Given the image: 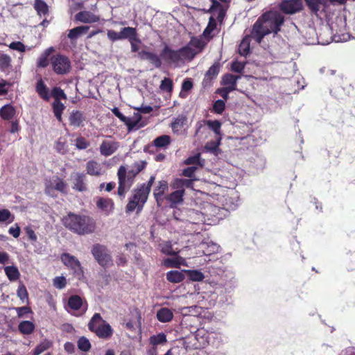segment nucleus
Instances as JSON below:
<instances>
[{
  "label": "nucleus",
  "instance_id": "obj_1",
  "mask_svg": "<svg viewBox=\"0 0 355 355\" xmlns=\"http://www.w3.org/2000/svg\"><path fill=\"white\" fill-rule=\"evenodd\" d=\"M284 21V18L277 12H268L262 15L254 23L251 31L252 38L260 43L266 35L277 33Z\"/></svg>",
  "mask_w": 355,
  "mask_h": 355
},
{
  "label": "nucleus",
  "instance_id": "obj_2",
  "mask_svg": "<svg viewBox=\"0 0 355 355\" xmlns=\"http://www.w3.org/2000/svg\"><path fill=\"white\" fill-rule=\"evenodd\" d=\"M64 226L79 235L92 234L96 229L94 220L87 216L69 214L63 218Z\"/></svg>",
  "mask_w": 355,
  "mask_h": 355
},
{
  "label": "nucleus",
  "instance_id": "obj_3",
  "mask_svg": "<svg viewBox=\"0 0 355 355\" xmlns=\"http://www.w3.org/2000/svg\"><path fill=\"white\" fill-rule=\"evenodd\" d=\"M89 329L103 339L110 338L113 334L111 326L105 321L99 313H95L88 324Z\"/></svg>",
  "mask_w": 355,
  "mask_h": 355
},
{
  "label": "nucleus",
  "instance_id": "obj_4",
  "mask_svg": "<svg viewBox=\"0 0 355 355\" xmlns=\"http://www.w3.org/2000/svg\"><path fill=\"white\" fill-rule=\"evenodd\" d=\"M51 64L53 71L59 75L69 73L71 69V63L68 57L56 54L51 58Z\"/></svg>",
  "mask_w": 355,
  "mask_h": 355
},
{
  "label": "nucleus",
  "instance_id": "obj_5",
  "mask_svg": "<svg viewBox=\"0 0 355 355\" xmlns=\"http://www.w3.org/2000/svg\"><path fill=\"white\" fill-rule=\"evenodd\" d=\"M91 252L101 266L105 267L112 265L111 255L105 245L95 244L92 246Z\"/></svg>",
  "mask_w": 355,
  "mask_h": 355
},
{
  "label": "nucleus",
  "instance_id": "obj_6",
  "mask_svg": "<svg viewBox=\"0 0 355 355\" xmlns=\"http://www.w3.org/2000/svg\"><path fill=\"white\" fill-rule=\"evenodd\" d=\"M148 198V189H136L134 191L133 197L130 200L126 206V211H133L137 207L140 211Z\"/></svg>",
  "mask_w": 355,
  "mask_h": 355
},
{
  "label": "nucleus",
  "instance_id": "obj_7",
  "mask_svg": "<svg viewBox=\"0 0 355 355\" xmlns=\"http://www.w3.org/2000/svg\"><path fill=\"white\" fill-rule=\"evenodd\" d=\"M45 193L47 195L53 196L54 191H58L61 193L67 192L66 182L57 175L45 180Z\"/></svg>",
  "mask_w": 355,
  "mask_h": 355
},
{
  "label": "nucleus",
  "instance_id": "obj_8",
  "mask_svg": "<svg viewBox=\"0 0 355 355\" xmlns=\"http://www.w3.org/2000/svg\"><path fill=\"white\" fill-rule=\"evenodd\" d=\"M62 262L68 268H71L78 279L83 275V270L78 259L69 253H64L61 255Z\"/></svg>",
  "mask_w": 355,
  "mask_h": 355
},
{
  "label": "nucleus",
  "instance_id": "obj_9",
  "mask_svg": "<svg viewBox=\"0 0 355 355\" xmlns=\"http://www.w3.org/2000/svg\"><path fill=\"white\" fill-rule=\"evenodd\" d=\"M222 209L220 207H218L212 204L207 203L205 205L203 208V211L196 214L199 216L200 220L202 222H205V216L208 218V220H210V218L216 217L217 218H220V212Z\"/></svg>",
  "mask_w": 355,
  "mask_h": 355
},
{
  "label": "nucleus",
  "instance_id": "obj_10",
  "mask_svg": "<svg viewBox=\"0 0 355 355\" xmlns=\"http://www.w3.org/2000/svg\"><path fill=\"white\" fill-rule=\"evenodd\" d=\"M302 0H284L282 2L280 8L287 14H293L302 9Z\"/></svg>",
  "mask_w": 355,
  "mask_h": 355
},
{
  "label": "nucleus",
  "instance_id": "obj_11",
  "mask_svg": "<svg viewBox=\"0 0 355 355\" xmlns=\"http://www.w3.org/2000/svg\"><path fill=\"white\" fill-rule=\"evenodd\" d=\"M73 182L72 188L76 191L83 192L87 189L86 184V175L83 173H73L71 175Z\"/></svg>",
  "mask_w": 355,
  "mask_h": 355
},
{
  "label": "nucleus",
  "instance_id": "obj_12",
  "mask_svg": "<svg viewBox=\"0 0 355 355\" xmlns=\"http://www.w3.org/2000/svg\"><path fill=\"white\" fill-rule=\"evenodd\" d=\"M68 307L73 311H79L81 313H85L87 309V304H84L82 298L76 295L69 298Z\"/></svg>",
  "mask_w": 355,
  "mask_h": 355
},
{
  "label": "nucleus",
  "instance_id": "obj_13",
  "mask_svg": "<svg viewBox=\"0 0 355 355\" xmlns=\"http://www.w3.org/2000/svg\"><path fill=\"white\" fill-rule=\"evenodd\" d=\"M117 175L119 178V183L126 185V187H130L133 183L135 176L127 171V168L121 166L118 170Z\"/></svg>",
  "mask_w": 355,
  "mask_h": 355
},
{
  "label": "nucleus",
  "instance_id": "obj_14",
  "mask_svg": "<svg viewBox=\"0 0 355 355\" xmlns=\"http://www.w3.org/2000/svg\"><path fill=\"white\" fill-rule=\"evenodd\" d=\"M119 143L112 140H104L100 146V152L104 156L112 155L119 148Z\"/></svg>",
  "mask_w": 355,
  "mask_h": 355
},
{
  "label": "nucleus",
  "instance_id": "obj_15",
  "mask_svg": "<svg viewBox=\"0 0 355 355\" xmlns=\"http://www.w3.org/2000/svg\"><path fill=\"white\" fill-rule=\"evenodd\" d=\"M86 171L88 175L92 176H100L105 173L101 164L94 160H90L87 162Z\"/></svg>",
  "mask_w": 355,
  "mask_h": 355
},
{
  "label": "nucleus",
  "instance_id": "obj_16",
  "mask_svg": "<svg viewBox=\"0 0 355 355\" xmlns=\"http://www.w3.org/2000/svg\"><path fill=\"white\" fill-rule=\"evenodd\" d=\"M76 20L82 23H94L99 20L98 16L89 11H81L75 15Z\"/></svg>",
  "mask_w": 355,
  "mask_h": 355
},
{
  "label": "nucleus",
  "instance_id": "obj_17",
  "mask_svg": "<svg viewBox=\"0 0 355 355\" xmlns=\"http://www.w3.org/2000/svg\"><path fill=\"white\" fill-rule=\"evenodd\" d=\"M162 56L173 62H178L182 61V57L181 56V52L180 50L173 51L168 47H165L162 51Z\"/></svg>",
  "mask_w": 355,
  "mask_h": 355
},
{
  "label": "nucleus",
  "instance_id": "obj_18",
  "mask_svg": "<svg viewBox=\"0 0 355 355\" xmlns=\"http://www.w3.org/2000/svg\"><path fill=\"white\" fill-rule=\"evenodd\" d=\"M89 29V27L87 26H77L69 30L67 37L71 41V42H76L77 39L80 36L86 34Z\"/></svg>",
  "mask_w": 355,
  "mask_h": 355
},
{
  "label": "nucleus",
  "instance_id": "obj_19",
  "mask_svg": "<svg viewBox=\"0 0 355 355\" xmlns=\"http://www.w3.org/2000/svg\"><path fill=\"white\" fill-rule=\"evenodd\" d=\"M96 206L106 215H108L112 211L114 203L110 198H99L96 201Z\"/></svg>",
  "mask_w": 355,
  "mask_h": 355
},
{
  "label": "nucleus",
  "instance_id": "obj_20",
  "mask_svg": "<svg viewBox=\"0 0 355 355\" xmlns=\"http://www.w3.org/2000/svg\"><path fill=\"white\" fill-rule=\"evenodd\" d=\"M139 58L141 60H149L152 64H153L156 67H159L161 66V61L159 57L151 52L142 51L139 52L138 53Z\"/></svg>",
  "mask_w": 355,
  "mask_h": 355
},
{
  "label": "nucleus",
  "instance_id": "obj_21",
  "mask_svg": "<svg viewBox=\"0 0 355 355\" xmlns=\"http://www.w3.org/2000/svg\"><path fill=\"white\" fill-rule=\"evenodd\" d=\"M239 76H234L230 73L226 74L223 78V85L229 89V91H234L236 87V81Z\"/></svg>",
  "mask_w": 355,
  "mask_h": 355
},
{
  "label": "nucleus",
  "instance_id": "obj_22",
  "mask_svg": "<svg viewBox=\"0 0 355 355\" xmlns=\"http://www.w3.org/2000/svg\"><path fill=\"white\" fill-rule=\"evenodd\" d=\"M16 111L15 107L10 104H7L0 109V116L4 120H10L15 115Z\"/></svg>",
  "mask_w": 355,
  "mask_h": 355
},
{
  "label": "nucleus",
  "instance_id": "obj_23",
  "mask_svg": "<svg viewBox=\"0 0 355 355\" xmlns=\"http://www.w3.org/2000/svg\"><path fill=\"white\" fill-rule=\"evenodd\" d=\"M173 312L168 308H162L157 313V318L162 322H168L173 319Z\"/></svg>",
  "mask_w": 355,
  "mask_h": 355
},
{
  "label": "nucleus",
  "instance_id": "obj_24",
  "mask_svg": "<svg viewBox=\"0 0 355 355\" xmlns=\"http://www.w3.org/2000/svg\"><path fill=\"white\" fill-rule=\"evenodd\" d=\"M187 122V117L180 115L178 116L171 124V128L175 133H179L184 127Z\"/></svg>",
  "mask_w": 355,
  "mask_h": 355
},
{
  "label": "nucleus",
  "instance_id": "obj_25",
  "mask_svg": "<svg viewBox=\"0 0 355 355\" xmlns=\"http://www.w3.org/2000/svg\"><path fill=\"white\" fill-rule=\"evenodd\" d=\"M184 279V275L178 270H171L166 273V279L172 283H180Z\"/></svg>",
  "mask_w": 355,
  "mask_h": 355
},
{
  "label": "nucleus",
  "instance_id": "obj_26",
  "mask_svg": "<svg viewBox=\"0 0 355 355\" xmlns=\"http://www.w3.org/2000/svg\"><path fill=\"white\" fill-rule=\"evenodd\" d=\"M120 35L121 40L128 39L129 41L136 40V37H137L136 29L132 27H125L122 28L120 32Z\"/></svg>",
  "mask_w": 355,
  "mask_h": 355
},
{
  "label": "nucleus",
  "instance_id": "obj_27",
  "mask_svg": "<svg viewBox=\"0 0 355 355\" xmlns=\"http://www.w3.org/2000/svg\"><path fill=\"white\" fill-rule=\"evenodd\" d=\"M181 52V56L182 57V60H192L194 56L197 54V51L192 48L189 44L180 49Z\"/></svg>",
  "mask_w": 355,
  "mask_h": 355
},
{
  "label": "nucleus",
  "instance_id": "obj_28",
  "mask_svg": "<svg viewBox=\"0 0 355 355\" xmlns=\"http://www.w3.org/2000/svg\"><path fill=\"white\" fill-rule=\"evenodd\" d=\"M54 51L53 47L46 49L39 57L37 60L38 67H46L49 64V56Z\"/></svg>",
  "mask_w": 355,
  "mask_h": 355
},
{
  "label": "nucleus",
  "instance_id": "obj_29",
  "mask_svg": "<svg viewBox=\"0 0 355 355\" xmlns=\"http://www.w3.org/2000/svg\"><path fill=\"white\" fill-rule=\"evenodd\" d=\"M69 121L73 126H80L83 121V114L79 111H73L69 116Z\"/></svg>",
  "mask_w": 355,
  "mask_h": 355
},
{
  "label": "nucleus",
  "instance_id": "obj_30",
  "mask_svg": "<svg viewBox=\"0 0 355 355\" xmlns=\"http://www.w3.org/2000/svg\"><path fill=\"white\" fill-rule=\"evenodd\" d=\"M193 180L177 179L173 183V189H181L184 191V188H192Z\"/></svg>",
  "mask_w": 355,
  "mask_h": 355
},
{
  "label": "nucleus",
  "instance_id": "obj_31",
  "mask_svg": "<svg viewBox=\"0 0 355 355\" xmlns=\"http://www.w3.org/2000/svg\"><path fill=\"white\" fill-rule=\"evenodd\" d=\"M19 331L23 334H31L35 329V324L31 321H22L19 323Z\"/></svg>",
  "mask_w": 355,
  "mask_h": 355
},
{
  "label": "nucleus",
  "instance_id": "obj_32",
  "mask_svg": "<svg viewBox=\"0 0 355 355\" xmlns=\"http://www.w3.org/2000/svg\"><path fill=\"white\" fill-rule=\"evenodd\" d=\"M252 37L250 35L245 36L241 41L239 46V53L241 55L246 56L250 51V40Z\"/></svg>",
  "mask_w": 355,
  "mask_h": 355
},
{
  "label": "nucleus",
  "instance_id": "obj_33",
  "mask_svg": "<svg viewBox=\"0 0 355 355\" xmlns=\"http://www.w3.org/2000/svg\"><path fill=\"white\" fill-rule=\"evenodd\" d=\"M36 90L39 95L44 100H49V91L42 80H40L36 85Z\"/></svg>",
  "mask_w": 355,
  "mask_h": 355
},
{
  "label": "nucleus",
  "instance_id": "obj_34",
  "mask_svg": "<svg viewBox=\"0 0 355 355\" xmlns=\"http://www.w3.org/2000/svg\"><path fill=\"white\" fill-rule=\"evenodd\" d=\"M64 108L65 106L59 100H55L53 103V113L59 121H62V113Z\"/></svg>",
  "mask_w": 355,
  "mask_h": 355
},
{
  "label": "nucleus",
  "instance_id": "obj_35",
  "mask_svg": "<svg viewBox=\"0 0 355 355\" xmlns=\"http://www.w3.org/2000/svg\"><path fill=\"white\" fill-rule=\"evenodd\" d=\"M34 8L40 16L46 15L49 11L48 6L43 0H35Z\"/></svg>",
  "mask_w": 355,
  "mask_h": 355
},
{
  "label": "nucleus",
  "instance_id": "obj_36",
  "mask_svg": "<svg viewBox=\"0 0 355 355\" xmlns=\"http://www.w3.org/2000/svg\"><path fill=\"white\" fill-rule=\"evenodd\" d=\"M176 191L171 193L168 200L172 202L173 204H178L182 201V197L184 193V191L181 189H175Z\"/></svg>",
  "mask_w": 355,
  "mask_h": 355
},
{
  "label": "nucleus",
  "instance_id": "obj_37",
  "mask_svg": "<svg viewBox=\"0 0 355 355\" xmlns=\"http://www.w3.org/2000/svg\"><path fill=\"white\" fill-rule=\"evenodd\" d=\"M305 1L314 12H317L322 6H324L327 3V0H305Z\"/></svg>",
  "mask_w": 355,
  "mask_h": 355
},
{
  "label": "nucleus",
  "instance_id": "obj_38",
  "mask_svg": "<svg viewBox=\"0 0 355 355\" xmlns=\"http://www.w3.org/2000/svg\"><path fill=\"white\" fill-rule=\"evenodd\" d=\"M4 271L10 281H15L19 277V272L15 266H7L4 268Z\"/></svg>",
  "mask_w": 355,
  "mask_h": 355
},
{
  "label": "nucleus",
  "instance_id": "obj_39",
  "mask_svg": "<svg viewBox=\"0 0 355 355\" xmlns=\"http://www.w3.org/2000/svg\"><path fill=\"white\" fill-rule=\"evenodd\" d=\"M168 189V183L166 181L162 180L158 182L157 186L154 190V196L157 200L159 197H161L165 191Z\"/></svg>",
  "mask_w": 355,
  "mask_h": 355
},
{
  "label": "nucleus",
  "instance_id": "obj_40",
  "mask_svg": "<svg viewBox=\"0 0 355 355\" xmlns=\"http://www.w3.org/2000/svg\"><path fill=\"white\" fill-rule=\"evenodd\" d=\"M149 342L150 345L153 346L164 344L166 343V335L163 333H160L157 335L152 336L149 338Z\"/></svg>",
  "mask_w": 355,
  "mask_h": 355
},
{
  "label": "nucleus",
  "instance_id": "obj_41",
  "mask_svg": "<svg viewBox=\"0 0 355 355\" xmlns=\"http://www.w3.org/2000/svg\"><path fill=\"white\" fill-rule=\"evenodd\" d=\"M164 265L166 266L179 267L180 265L185 266V260L181 257H177L175 259H166L164 261Z\"/></svg>",
  "mask_w": 355,
  "mask_h": 355
},
{
  "label": "nucleus",
  "instance_id": "obj_42",
  "mask_svg": "<svg viewBox=\"0 0 355 355\" xmlns=\"http://www.w3.org/2000/svg\"><path fill=\"white\" fill-rule=\"evenodd\" d=\"M146 162L145 161L136 162L132 165L131 168L128 171L135 177L146 167Z\"/></svg>",
  "mask_w": 355,
  "mask_h": 355
},
{
  "label": "nucleus",
  "instance_id": "obj_43",
  "mask_svg": "<svg viewBox=\"0 0 355 355\" xmlns=\"http://www.w3.org/2000/svg\"><path fill=\"white\" fill-rule=\"evenodd\" d=\"M189 44L197 51V54L202 51L205 45L202 39L197 37H193Z\"/></svg>",
  "mask_w": 355,
  "mask_h": 355
},
{
  "label": "nucleus",
  "instance_id": "obj_44",
  "mask_svg": "<svg viewBox=\"0 0 355 355\" xmlns=\"http://www.w3.org/2000/svg\"><path fill=\"white\" fill-rule=\"evenodd\" d=\"M51 346V342L44 340L40 343L34 349L33 355H40Z\"/></svg>",
  "mask_w": 355,
  "mask_h": 355
},
{
  "label": "nucleus",
  "instance_id": "obj_45",
  "mask_svg": "<svg viewBox=\"0 0 355 355\" xmlns=\"http://www.w3.org/2000/svg\"><path fill=\"white\" fill-rule=\"evenodd\" d=\"M15 219L14 216L7 209H3L0 210V223L8 221L12 223Z\"/></svg>",
  "mask_w": 355,
  "mask_h": 355
},
{
  "label": "nucleus",
  "instance_id": "obj_46",
  "mask_svg": "<svg viewBox=\"0 0 355 355\" xmlns=\"http://www.w3.org/2000/svg\"><path fill=\"white\" fill-rule=\"evenodd\" d=\"M184 163L187 165L193 164V165H198V166H202L204 165L205 161L201 160L200 154H196L193 156L188 157L184 161Z\"/></svg>",
  "mask_w": 355,
  "mask_h": 355
},
{
  "label": "nucleus",
  "instance_id": "obj_47",
  "mask_svg": "<svg viewBox=\"0 0 355 355\" xmlns=\"http://www.w3.org/2000/svg\"><path fill=\"white\" fill-rule=\"evenodd\" d=\"M171 142V138L168 135L158 137L154 140V144L157 147H165Z\"/></svg>",
  "mask_w": 355,
  "mask_h": 355
},
{
  "label": "nucleus",
  "instance_id": "obj_48",
  "mask_svg": "<svg viewBox=\"0 0 355 355\" xmlns=\"http://www.w3.org/2000/svg\"><path fill=\"white\" fill-rule=\"evenodd\" d=\"M17 297L22 301V302H28V294L24 285L21 284L19 286L17 291Z\"/></svg>",
  "mask_w": 355,
  "mask_h": 355
},
{
  "label": "nucleus",
  "instance_id": "obj_49",
  "mask_svg": "<svg viewBox=\"0 0 355 355\" xmlns=\"http://www.w3.org/2000/svg\"><path fill=\"white\" fill-rule=\"evenodd\" d=\"M11 58L6 54L0 55V67L3 70H6L10 67Z\"/></svg>",
  "mask_w": 355,
  "mask_h": 355
},
{
  "label": "nucleus",
  "instance_id": "obj_50",
  "mask_svg": "<svg viewBox=\"0 0 355 355\" xmlns=\"http://www.w3.org/2000/svg\"><path fill=\"white\" fill-rule=\"evenodd\" d=\"M113 114L118 117L121 121L124 122L126 125L129 126V128H132L133 125L130 123V119L125 117L117 107H114L112 110Z\"/></svg>",
  "mask_w": 355,
  "mask_h": 355
},
{
  "label": "nucleus",
  "instance_id": "obj_51",
  "mask_svg": "<svg viewBox=\"0 0 355 355\" xmlns=\"http://www.w3.org/2000/svg\"><path fill=\"white\" fill-rule=\"evenodd\" d=\"M78 346L80 350L87 352L90 349L91 345L88 339L82 337L78 341Z\"/></svg>",
  "mask_w": 355,
  "mask_h": 355
},
{
  "label": "nucleus",
  "instance_id": "obj_52",
  "mask_svg": "<svg viewBox=\"0 0 355 355\" xmlns=\"http://www.w3.org/2000/svg\"><path fill=\"white\" fill-rule=\"evenodd\" d=\"M160 89L166 92H171L173 89V82L170 78H165L162 80Z\"/></svg>",
  "mask_w": 355,
  "mask_h": 355
},
{
  "label": "nucleus",
  "instance_id": "obj_53",
  "mask_svg": "<svg viewBox=\"0 0 355 355\" xmlns=\"http://www.w3.org/2000/svg\"><path fill=\"white\" fill-rule=\"evenodd\" d=\"M67 284V280L64 277L60 276V277H56L53 279V286L58 288V289H62L65 287Z\"/></svg>",
  "mask_w": 355,
  "mask_h": 355
},
{
  "label": "nucleus",
  "instance_id": "obj_54",
  "mask_svg": "<svg viewBox=\"0 0 355 355\" xmlns=\"http://www.w3.org/2000/svg\"><path fill=\"white\" fill-rule=\"evenodd\" d=\"M9 48L19 52H25L26 46L21 42H13L9 44Z\"/></svg>",
  "mask_w": 355,
  "mask_h": 355
},
{
  "label": "nucleus",
  "instance_id": "obj_55",
  "mask_svg": "<svg viewBox=\"0 0 355 355\" xmlns=\"http://www.w3.org/2000/svg\"><path fill=\"white\" fill-rule=\"evenodd\" d=\"M189 274L190 279L196 282L202 281L205 277L204 275L198 270H189Z\"/></svg>",
  "mask_w": 355,
  "mask_h": 355
},
{
  "label": "nucleus",
  "instance_id": "obj_56",
  "mask_svg": "<svg viewBox=\"0 0 355 355\" xmlns=\"http://www.w3.org/2000/svg\"><path fill=\"white\" fill-rule=\"evenodd\" d=\"M207 125L216 134H220L221 123L218 121H207Z\"/></svg>",
  "mask_w": 355,
  "mask_h": 355
},
{
  "label": "nucleus",
  "instance_id": "obj_57",
  "mask_svg": "<svg viewBox=\"0 0 355 355\" xmlns=\"http://www.w3.org/2000/svg\"><path fill=\"white\" fill-rule=\"evenodd\" d=\"M14 309L16 311L19 318H22L26 314L32 313V310L29 306L15 307Z\"/></svg>",
  "mask_w": 355,
  "mask_h": 355
},
{
  "label": "nucleus",
  "instance_id": "obj_58",
  "mask_svg": "<svg viewBox=\"0 0 355 355\" xmlns=\"http://www.w3.org/2000/svg\"><path fill=\"white\" fill-rule=\"evenodd\" d=\"M52 96L55 98V100H59L60 98L66 99L67 96L64 93L63 90L59 87H54L52 90Z\"/></svg>",
  "mask_w": 355,
  "mask_h": 355
},
{
  "label": "nucleus",
  "instance_id": "obj_59",
  "mask_svg": "<svg viewBox=\"0 0 355 355\" xmlns=\"http://www.w3.org/2000/svg\"><path fill=\"white\" fill-rule=\"evenodd\" d=\"M219 64H213L207 71L206 76L210 78L215 77L219 72Z\"/></svg>",
  "mask_w": 355,
  "mask_h": 355
},
{
  "label": "nucleus",
  "instance_id": "obj_60",
  "mask_svg": "<svg viewBox=\"0 0 355 355\" xmlns=\"http://www.w3.org/2000/svg\"><path fill=\"white\" fill-rule=\"evenodd\" d=\"M162 252L164 254L168 255H175L178 253V251L174 250L170 243H165L162 248Z\"/></svg>",
  "mask_w": 355,
  "mask_h": 355
},
{
  "label": "nucleus",
  "instance_id": "obj_61",
  "mask_svg": "<svg viewBox=\"0 0 355 355\" xmlns=\"http://www.w3.org/2000/svg\"><path fill=\"white\" fill-rule=\"evenodd\" d=\"M225 102L223 100L216 101L213 106V109L215 112L221 114L225 109Z\"/></svg>",
  "mask_w": 355,
  "mask_h": 355
},
{
  "label": "nucleus",
  "instance_id": "obj_62",
  "mask_svg": "<svg viewBox=\"0 0 355 355\" xmlns=\"http://www.w3.org/2000/svg\"><path fill=\"white\" fill-rule=\"evenodd\" d=\"M76 146L78 149H85L89 146V143L83 137H78L76 139Z\"/></svg>",
  "mask_w": 355,
  "mask_h": 355
},
{
  "label": "nucleus",
  "instance_id": "obj_63",
  "mask_svg": "<svg viewBox=\"0 0 355 355\" xmlns=\"http://www.w3.org/2000/svg\"><path fill=\"white\" fill-rule=\"evenodd\" d=\"M55 148L59 153L64 154L67 151L66 143L60 139L56 143Z\"/></svg>",
  "mask_w": 355,
  "mask_h": 355
},
{
  "label": "nucleus",
  "instance_id": "obj_64",
  "mask_svg": "<svg viewBox=\"0 0 355 355\" xmlns=\"http://www.w3.org/2000/svg\"><path fill=\"white\" fill-rule=\"evenodd\" d=\"M245 67V64L241 62H234L232 64V70L235 72L240 73L241 72Z\"/></svg>",
  "mask_w": 355,
  "mask_h": 355
}]
</instances>
